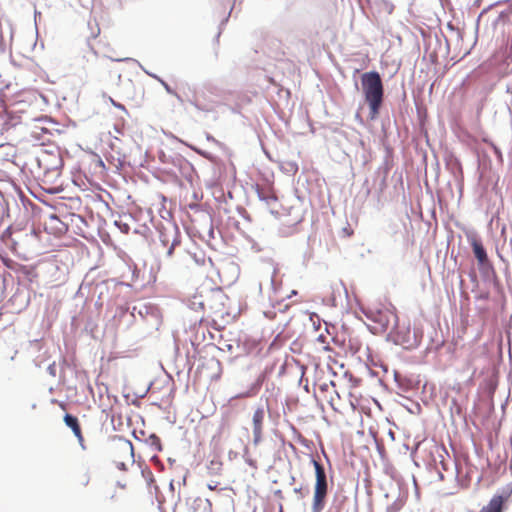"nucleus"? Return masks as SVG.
Returning <instances> with one entry per match:
<instances>
[{"mask_svg": "<svg viewBox=\"0 0 512 512\" xmlns=\"http://www.w3.org/2000/svg\"><path fill=\"white\" fill-rule=\"evenodd\" d=\"M361 84L365 100L369 105L370 118L375 119L383 102V83L378 72L371 71L362 74Z\"/></svg>", "mask_w": 512, "mask_h": 512, "instance_id": "nucleus-1", "label": "nucleus"}, {"mask_svg": "<svg viewBox=\"0 0 512 512\" xmlns=\"http://www.w3.org/2000/svg\"><path fill=\"white\" fill-rule=\"evenodd\" d=\"M110 455L115 466L121 471H126L128 465H132L135 461L132 442L121 437L113 441Z\"/></svg>", "mask_w": 512, "mask_h": 512, "instance_id": "nucleus-2", "label": "nucleus"}, {"mask_svg": "<svg viewBox=\"0 0 512 512\" xmlns=\"http://www.w3.org/2000/svg\"><path fill=\"white\" fill-rule=\"evenodd\" d=\"M312 464L315 468L316 482L314 487V495L312 502V511L321 512L326 504V498L328 494V482L326 472L323 465L312 458Z\"/></svg>", "mask_w": 512, "mask_h": 512, "instance_id": "nucleus-3", "label": "nucleus"}, {"mask_svg": "<svg viewBox=\"0 0 512 512\" xmlns=\"http://www.w3.org/2000/svg\"><path fill=\"white\" fill-rule=\"evenodd\" d=\"M371 320V330L374 334L385 333L395 328L397 315L389 309L377 310L371 312L368 316Z\"/></svg>", "mask_w": 512, "mask_h": 512, "instance_id": "nucleus-4", "label": "nucleus"}, {"mask_svg": "<svg viewBox=\"0 0 512 512\" xmlns=\"http://www.w3.org/2000/svg\"><path fill=\"white\" fill-rule=\"evenodd\" d=\"M512 496V483L506 485L500 493H496L478 512H503L505 504Z\"/></svg>", "mask_w": 512, "mask_h": 512, "instance_id": "nucleus-5", "label": "nucleus"}, {"mask_svg": "<svg viewBox=\"0 0 512 512\" xmlns=\"http://www.w3.org/2000/svg\"><path fill=\"white\" fill-rule=\"evenodd\" d=\"M265 419V411L263 407H258L252 416V426H253V441L255 444H258L263 435V424Z\"/></svg>", "mask_w": 512, "mask_h": 512, "instance_id": "nucleus-6", "label": "nucleus"}, {"mask_svg": "<svg viewBox=\"0 0 512 512\" xmlns=\"http://www.w3.org/2000/svg\"><path fill=\"white\" fill-rule=\"evenodd\" d=\"M188 512H213L212 503L208 499L196 497L188 500Z\"/></svg>", "mask_w": 512, "mask_h": 512, "instance_id": "nucleus-7", "label": "nucleus"}, {"mask_svg": "<svg viewBox=\"0 0 512 512\" xmlns=\"http://www.w3.org/2000/svg\"><path fill=\"white\" fill-rule=\"evenodd\" d=\"M35 150V158L36 160H42L46 155H50L52 157H60L59 149L54 144H35L33 145Z\"/></svg>", "mask_w": 512, "mask_h": 512, "instance_id": "nucleus-8", "label": "nucleus"}, {"mask_svg": "<svg viewBox=\"0 0 512 512\" xmlns=\"http://www.w3.org/2000/svg\"><path fill=\"white\" fill-rule=\"evenodd\" d=\"M65 424L73 431L75 437L77 438L79 444L83 447L84 445V436L82 434L81 426L79 424L78 418L71 415L65 414L64 416Z\"/></svg>", "mask_w": 512, "mask_h": 512, "instance_id": "nucleus-9", "label": "nucleus"}, {"mask_svg": "<svg viewBox=\"0 0 512 512\" xmlns=\"http://www.w3.org/2000/svg\"><path fill=\"white\" fill-rule=\"evenodd\" d=\"M470 244L478 263L482 266L486 265L488 263V256L485 248L483 247L482 242L477 238L473 237L470 240Z\"/></svg>", "mask_w": 512, "mask_h": 512, "instance_id": "nucleus-10", "label": "nucleus"}, {"mask_svg": "<svg viewBox=\"0 0 512 512\" xmlns=\"http://www.w3.org/2000/svg\"><path fill=\"white\" fill-rule=\"evenodd\" d=\"M17 157V149L10 143L0 145V160H11Z\"/></svg>", "mask_w": 512, "mask_h": 512, "instance_id": "nucleus-11", "label": "nucleus"}, {"mask_svg": "<svg viewBox=\"0 0 512 512\" xmlns=\"http://www.w3.org/2000/svg\"><path fill=\"white\" fill-rule=\"evenodd\" d=\"M46 229L50 227V229H53L55 233H63L66 231L65 224L56 216L51 215L49 216L48 222L45 223Z\"/></svg>", "mask_w": 512, "mask_h": 512, "instance_id": "nucleus-12", "label": "nucleus"}, {"mask_svg": "<svg viewBox=\"0 0 512 512\" xmlns=\"http://www.w3.org/2000/svg\"><path fill=\"white\" fill-rule=\"evenodd\" d=\"M257 194L261 200L265 201L268 204L277 200L276 195L270 189L265 190L258 188Z\"/></svg>", "mask_w": 512, "mask_h": 512, "instance_id": "nucleus-13", "label": "nucleus"}, {"mask_svg": "<svg viewBox=\"0 0 512 512\" xmlns=\"http://www.w3.org/2000/svg\"><path fill=\"white\" fill-rule=\"evenodd\" d=\"M222 468V462L218 459H213L208 465V470L213 474H219Z\"/></svg>", "mask_w": 512, "mask_h": 512, "instance_id": "nucleus-14", "label": "nucleus"}, {"mask_svg": "<svg viewBox=\"0 0 512 512\" xmlns=\"http://www.w3.org/2000/svg\"><path fill=\"white\" fill-rule=\"evenodd\" d=\"M89 27L91 30L90 38L96 39L100 35V32H101L98 22L95 21L93 24L91 22H89Z\"/></svg>", "mask_w": 512, "mask_h": 512, "instance_id": "nucleus-15", "label": "nucleus"}, {"mask_svg": "<svg viewBox=\"0 0 512 512\" xmlns=\"http://www.w3.org/2000/svg\"><path fill=\"white\" fill-rule=\"evenodd\" d=\"M6 124L5 116L0 115V125L4 126Z\"/></svg>", "mask_w": 512, "mask_h": 512, "instance_id": "nucleus-16", "label": "nucleus"}, {"mask_svg": "<svg viewBox=\"0 0 512 512\" xmlns=\"http://www.w3.org/2000/svg\"><path fill=\"white\" fill-rule=\"evenodd\" d=\"M173 250H174V243H173V244L171 245V247L169 248V250H168V255H172Z\"/></svg>", "mask_w": 512, "mask_h": 512, "instance_id": "nucleus-17", "label": "nucleus"}, {"mask_svg": "<svg viewBox=\"0 0 512 512\" xmlns=\"http://www.w3.org/2000/svg\"><path fill=\"white\" fill-rule=\"evenodd\" d=\"M165 89L167 90V92L175 94L167 84H165Z\"/></svg>", "mask_w": 512, "mask_h": 512, "instance_id": "nucleus-18", "label": "nucleus"}, {"mask_svg": "<svg viewBox=\"0 0 512 512\" xmlns=\"http://www.w3.org/2000/svg\"><path fill=\"white\" fill-rule=\"evenodd\" d=\"M216 487H217V484H214V485H212V484H208V488H209L210 490H215V489H216Z\"/></svg>", "mask_w": 512, "mask_h": 512, "instance_id": "nucleus-19", "label": "nucleus"}, {"mask_svg": "<svg viewBox=\"0 0 512 512\" xmlns=\"http://www.w3.org/2000/svg\"><path fill=\"white\" fill-rule=\"evenodd\" d=\"M112 102H113V104H114L116 107H118V108H120V109H124V106H123V105H121V104H116L113 100H112Z\"/></svg>", "mask_w": 512, "mask_h": 512, "instance_id": "nucleus-20", "label": "nucleus"}, {"mask_svg": "<svg viewBox=\"0 0 512 512\" xmlns=\"http://www.w3.org/2000/svg\"><path fill=\"white\" fill-rule=\"evenodd\" d=\"M98 163H99V165H100L102 168H105V165H104V162H103V161H100V162H98Z\"/></svg>", "mask_w": 512, "mask_h": 512, "instance_id": "nucleus-21", "label": "nucleus"}, {"mask_svg": "<svg viewBox=\"0 0 512 512\" xmlns=\"http://www.w3.org/2000/svg\"><path fill=\"white\" fill-rule=\"evenodd\" d=\"M216 296L222 298V294L221 293H216Z\"/></svg>", "mask_w": 512, "mask_h": 512, "instance_id": "nucleus-22", "label": "nucleus"}]
</instances>
